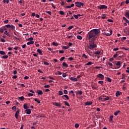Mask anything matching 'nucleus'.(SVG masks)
<instances>
[{"label": "nucleus", "mask_w": 129, "mask_h": 129, "mask_svg": "<svg viewBox=\"0 0 129 129\" xmlns=\"http://www.w3.org/2000/svg\"><path fill=\"white\" fill-rule=\"evenodd\" d=\"M95 37H96V35L94 33V32L92 30L89 32V37H88L89 40H90L91 38H95Z\"/></svg>", "instance_id": "nucleus-1"}, {"label": "nucleus", "mask_w": 129, "mask_h": 129, "mask_svg": "<svg viewBox=\"0 0 129 129\" xmlns=\"http://www.w3.org/2000/svg\"><path fill=\"white\" fill-rule=\"evenodd\" d=\"M97 47V45L94 43L90 44L88 46V49H90V50H93L94 48H96Z\"/></svg>", "instance_id": "nucleus-2"}, {"label": "nucleus", "mask_w": 129, "mask_h": 129, "mask_svg": "<svg viewBox=\"0 0 129 129\" xmlns=\"http://www.w3.org/2000/svg\"><path fill=\"white\" fill-rule=\"evenodd\" d=\"M92 30H93V32L95 33V35L96 36H97L98 34L100 33V30H99V29H94Z\"/></svg>", "instance_id": "nucleus-3"}, {"label": "nucleus", "mask_w": 129, "mask_h": 129, "mask_svg": "<svg viewBox=\"0 0 129 129\" xmlns=\"http://www.w3.org/2000/svg\"><path fill=\"white\" fill-rule=\"evenodd\" d=\"M76 7L78 8H81V7H83V3L82 2H76L75 3Z\"/></svg>", "instance_id": "nucleus-4"}, {"label": "nucleus", "mask_w": 129, "mask_h": 129, "mask_svg": "<svg viewBox=\"0 0 129 129\" xmlns=\"http://www.w3.org/2000/svg\"><path fill=\"white\" fill-rule=\"evenodd\" d=\"M97 77L101 79V80H103L104 79V76L102 74H99L97 75Z\"/></svg>", "instance_id": "nucleus-5"}, {"label": "nucleus", "mask_w": 129, "mask_h": 129, "mask_svg": "<svg viewBox=\"0 0 129 129\" xmlns=\"http://www.w3.org/2000/svg\"><path fill=\"white\" fill-rule=\"evenodd\" d=\"M106 9H107V6L105 5H101L99 7L100 10H105Z\"/></svg>", "instance_id": "nucleus-6"}, {"label": "nucleus", "mask_w": 129, "mask_h": 129, "mask_svg": "<svg viewBox=\"0 0 129 129\" xmlns=\"http://www.w3.org/2000/svg\"><path fill=\"white\" fill-rule=\"evenodd\" d=\"M20 114V110H18L15 115V117L18 119L19 118V114Z\"/></svg>", "instance_id": "nucleus-7"}, {"label": "nucleus", "mask_w": 129, "mask_h": 129, "mask_svg": "<svg viewBox=\"0 0 129 129\" xmlns=\"http://www.w3.org/2000/svg\"><path fill=\"white\" fill-rule=\"evenodd\" d=\"M25 112L27 114H31L32 111H31V109H27L25 111Z\"/></svg>", "instance_id": "nucleus-8"}, {"label": "nucleus", "mask_w": 129, "mask_h": 129, "mask_svg": "<svg viewBox=\"0 0 129 129\" xmlns=\"http://www.w3.org/2000/svg\"><path fill=\"white\" fill-rule=\"evenodd\" d=\"M53 105L55 106H58V107H61V103L58 102H54Z\"/></svg>", "instance_id": "nucleus-9"}, {"label": "nucleus", "mask_w": 129, "mask_h": 129, "mask_svg": "<svg viewBox=\"0 0 129 129\" xmlns=\"http://www.w3.org/2000/svg\"><path fill=\"white\" fill-rule=\"evenodd\" d=\"M105 36H111L112 35V30H110V33H105Z\"/></svg>", "instance_id": "nucleus-10"}, {"label": "nucleus", "mask_w": 129, "mask_h": 129, "mask_svg": "<svg viewBox=\"0 0 129 129\" xmlns=\"http://www.w3.org/2000/svg\"><path fill=\"white\" fill-rule=\"evenodd\" d=\"M70 80H72V81H78V80L77 79V78H74V77H71L70 78Z\"/></svg>", "instance_id": "nucleus-11"}, {"label": "nucleus", "mask_w": 129, "mask_h": 129, "mask_svg": "<svg viewBox=\"0 0 129 129\" xmlns=\"http://www.w3.org/2000/svg\"><path fill=\"white\" fill-rule=\"evenodd\" d=\"M120 94H121V92L118 91L116 92L115 96L116 97H118Z\"/></svg>", "instance_id": "nucleus-12"}, {"label": "nucleus", "mask_w": 129, "mask_h": 129, "mask_svg": "<svg viewBox=\"0 0 129 129\" xmlns=\"http://www.w3.org/2000/svg\"><path fill=\"white\" fill-rule=\"evenodd\" d=\"M2 3L5 4V5H8V4H9V3H10V0H3Z\"/></svg>", "instance_id": "nucleus-13"}, {"label": "nucleus", "mask_w": 129, "mask_h": 129, "mask_svg": "<svg viewBox=\"0 0 129 129\" xmlns=\"http://www.w3.org/2000/svg\"><path fill=\"white\" fill-rule=\"evenodd\" d=\"M37 93L38 95H42L43 94V91H42V90H38L37 91Z\"/></svg>", "instance_id": "nucleus-14"}, {"label": "nucleus", "mask_w": 129, "mask_h": 129, "mask_svg": "<svg viewBox=\"0 0 129 129\" xmlns=\"http://www.w3.org/2000/svg\"><path fill=\"white\" fill-rule=\"evenodd\" d=\"M18 98L21 101H24L25 100V97H24V96L19 97Z\"/></svg>", "instance_id": "nucleus-15"}, {"label": "nucleus", "mask_w": 129, "mask_h": 129, "mask_svg": "<svg viewBox=\"0 0 129 129\" xmlns=\"http://www.w3.org/2000/svg\"><path fill=\"white\" fill-rule=\"evenodd\" d=\"M85 104V105H91L92 104V101L86 102Z\"/></svg>", "instance_id": "nucleus-16"}, {"label": "nucleus", "mask_w": 129, "mask_h": 129, "mask_svg": "<svg viewBox=\"0 0 129 129\" xmlns=\"http://www.w3.org/2000/svg\"><path fill=\"white\" fill-rule=\"evenodd\" d=\"M62 66L66 68H68V64L65 62H62Z\"/></svg>", "instance_id": "nucleus-17"}, {"label": "nucleus", "mask_w": 129, "mask_h": 129, "mask_svg": "<svg viewBox=\"0 0 129 129\" xmlns=\"http://www.w3.org/2000/svg\"><path fill=\"white\" fill-rule=\"evenodd\" d=\"M101 52V51L100 50H97V51L95 52L94 54L95 55H99V54H100Z\"/></svg>", "instance_id": "nucleus-18"}, {"label": "nucleus", "mask_w": 129, "mask_h": 129, "mask_svg": "<svg viewBox=\"0 0 129 129\" xmlns=\"http://www.w3.org/2000/svg\"><path fill=\"white\" fill-rule=\"evenodd\" d=\"M113 120V115H111L110 116V119H109V121L110 122H112V121Z\"/></svg>", "instance_id": "nucleus-19"}, {"label": "nucleus", "mask_w": 129, "mask_h": 129, "mask_svg": "<svg viewBox=\"0 0 129 129\" xmlns=\"http://www.w3.org/2000/svg\"><path fill=\"white\" fill-rule=\"evenodd\" d=\"M34 42L33 41H29L27 43V45H32L34 44Z\"/></svg>", "instance_id": "nucleus-20"}, {"label": "nucleus", "mask_w": 129, "mask_h": 129, "mask_svg": "<svg viewBox=\"0 0 129 129\" xmlns=\"http://www.w3.org/2000/svg\"><path fill=\"white\" fill-rule=\"evenodd\" d=\"M116 66H119L118 69L120 68V61H117L116 63Z\"/></svg>", "instance_id": "nucleus-21"}, {"label": "nucleus", "mask_w": 129, "mask_h": 129, "mask_svg": "<svg viewBox=\"0 0 129 129\" xmlns=\"http://www.w3.org/2000/svg\"><path fill=\"white\" fill-rule=\"evenodd\" d=\"M23 107H24V109H26V110L29 109L28 106L27 105V104H24Z\"/></svg>", "instance_id": "nucleus-22"}, {"label": "nucleus", "mask_w": 129, "mask_h": 129, "mask_svg": "<svg viewBox=\"0 0 129 129\" xmlns=\"http://www.w3.org/2000/svg\"><path fill=\"white\" fill-rule=\"evenodd\" d=\"M92 64H93V63H92V62L89 61L88 63H86V66H89L90 65H92Z\"/></svg>", "instance_id": "nucleus-23"}, {"label": "nucleus", "mask_w": 129, "mask_h": 129, "mask_svg": "<svg viewBox=\"0 0 129 129\" xmlns=\"http://www.w3.org/2000/svg\"><path fill=\"white\" fill-rule=\"evenodd\" d=\"M65 97L67 99H69V96L67 95H64L62 96V98H64Z\"/></svg>", "instance_id": "nucleus-24"}, {"label": "nucleus", "mask_w": 129, "mask_h": 129, "mask_svg": "<svg viewBox=\"0 0 129 129\" xmlns=\"http://www.w3.org/2000/svg\"><path fill=\"white\" fill-rule=\"evenodd\" d=\"M2 59H8L9 58V55H4L1 57Z\"/></svg>", "instance_id": "nucleus-25"}, {"label": "nucleus", "mask_w": 129, "mask_h": 129, "mask_svg": "<svg viewBox=\"0 0 129 129\" xmlns=\"http://www.w3.org/2000/svg\"><path fill=\"white\" fill-rule=\"evenodd\" d=\"M82 57L85 58V59H87L88 58V56L85 54V53H84L82 55Z\"/></svg>", "instance_id": "nucleus-26"}, {"label": "nucleus", "mask_w": 129, "mask_h": 129, "mask_svg": "<svg viewBox=\"0 0 129 129\" xmlns=\"http://www.w3.org/2000/svg\"><path fill=\"white\" fill-rule=\"evenodd\" d=\"M4 34L7 35V36H8V37H11V35L8 33V31L7 30L4 32Z\"/></svg>", "instance_id": "nucleus-27"}, {"label": "nucleus", "mask_w": 129, "mask_h": 129, "mask_svg": "<svg viewBox=\"0 0 129 129\" xmlns=\"http://www.w3.org/2000/svg\"><path fill=\"white\" fill-rule=\"evenodd\" d=\"M119 112H120V111L119 110L116 111L114 113V115L116 116L117 115V114H118V113H119Z\"/></svg>", "instance_id": "nucleus-28"}, {"label": "nucleus", "mask_w": 129, "mask_h": 129, "mask_svg": "<svg viewBox=\"0 0 129 129\" xmlns=\"http://www.w3.org/2000/svg\"><path fill=\"white\" fill-rule=\"evenodd\" d=\"M107 100H109V97H108V96H106V98L104 99V101H106Z\"/></svg>", "instance_id": "nucleus-29"}, {"label": "nucleus", "mask_w": 129, "mask_h": 129, "mask_svg": "<svg viewBox=\"0 0 129 129\" xmlns=\"http://www.w3.org/2000/svg\"><path fill=\"white\" fill-rule=\"evenodd\" d=\"M0 54L1 55H6V52L4 51L1 50Z\"/></svg>", "instance_id": "nucleus-30"}, {"label": "nucleus", "mask_w": 129, "mask_h": 129, "mask_svg": "<svg viewBox=\"0 0 129 129\" xmlns=\"http://www.w3.org/2000/svg\"><path fill=\"white\" fill-rule=\"evenodd\" d=\"M77 38L78 39V40H82V36L80 35H77Z\"/></svg>", "instance_id": "nucleus-31"}, {"label": "nucleus", "mask_w": 129, "mask_h": 129, "mask_svg": "<svg viewBox=\"0 0 129 129\" xmlns=\"http://www.w3.org/2000/svg\"><path fill=\"white\" fill-rule=\"evenodd\" d=\"M14 34L15 36H14V38H15V39H17V40H19V38H18V35H17V33H16V32H14Z\"/></svg>", "instance_id": "nucleus-32"}, {"label": "nucleus", "mask_w": 129, "mask_h": 129, "mask_svg": "<svg viewBox=\"0 0 129 129\" xmlns=\"http://www.w3.org/2000/svg\"><path fill=\"white\" fill-rule=\"evenodd\" d=\"M52 44L53 46H58V45H59V44H58V43L55 42H53L52 43Z\"/></svg>", "instance_id": "nucleus-33"}, {"label": "nucleus", "mask_w": 129, "mask_h": 129, "mask_svg": "<svg viewBox=\"0 0 129 129\" xmlns=\"http://www.w3.org/2000/svg\"><path fill=\"white\" fill-rule=\"evenodd\" d=\"M34 100H35L36 102H37V103H38V104L41 103V101H40L39 100H38V99H34Z\"/></svg>", "instance_id": "nucleus-34"}, {"label": "nucleus", "mask_w": 129, "mask_h": 129, "mask_svg": "<svg viewBox=\"0 0 129 129\" xmlns=\"http://www.w3.org/2000/svg\"><path fill=\"white\" fill-rule=\"evenodd\" d=\"M37 52H38V53H39V54H42V50H41V49H37Z\"/></svg>", "instance_id": "nucleus-35"}, {"label": "nucleus", "mask_w": 129, "mask_h": 129, "mask_svg": "<svg viewBox=\"0 0 129 129\" xmlns=\"http://www.w3.org/2000/svg\"><path fill=\"white\" fill-rule=\"evenodd\" d=\"M64 103L66 105H67V106H70V105H69V103H68V102L64 101Z\"/></svg>", "instance_id": "nucleus-36"}, {"label": "nucleus", "mask_w": 129, "mask_h": 129, "mask_svg": "<svg viewBox=\"0 0 129 129\" xmlns=\"http://www.w3.org/2000/svg\"><path fill=\"white\" fill-rule=\"evenodd\" d=\"M126 18H127V19H129V13L128 12H126L125 15Z\"/></svg>", "instance_id": "nucleus-37"}, {"label": "nucleus", "mask_w": 129, "mask_h": 129, "mask_svg": "<svg viewBox=\"0 0 129 129\" xmlns=\"http://www.w3.org/2000/svg\"><path fill=\"white\" fill-rule=\"evenodd\" d=\"M60 15H61L62 16H63V15H65V13L63 11H59Z\"/></svg>", "instance_id": "nucleus-38"}, {"label": "nucleus", "mask_w": 129, "mask_h": 129, "mask_svg": "<svg viewBox=\"0 0 129 129\" xmlns=\"http://www.w3.org/2000/svg\"><path fill=\"white\" fill-rule=\"evenodd\" d=\"M58 94H59V95H60V96L63 95V91H58Z\"/></svg>", "instance_id": "nucleus-39"}, {"label": "nucleus", "mask_w": 129, "mask_h": 129, "mask_svg": "<svg viewBox=\"0 0 129 129\" xmlns=\"http://www.w3.org/2000/svg\"><path fill=\"white\" fill-rule=\"evenodd\" d=\"M70 47L68 46H64L63 47V49H64V50H66V49H69Z\"/></svg>", "instance_id": "nucleus-40"}, {"label": "nucleus", "mask_w": 129, "mask_h": 129, "mask_svg": "<svg viewBox=\"0 0 129 129\" xmlns=\"http://www.w3.org/2000/svg\"><path fill=\"white\" fill-rule=\"evenodd\" d=\"M74 28V26H69V27H68V29L69 30H72V29H73Z\"/></svg>", "instance_id": "nucleus-41"}, {"label": "nucleus", "mask_w": 129, "mask_h": 129, "mask_svg": "<svg viewBox=\"0 0 129 129\" xmlns=\"http://www.w3.org/2000/svg\"><path fill=\"white\" fill-rule=\"evenodd\" d=\"M28 41H33V40H34V38H33V37L29 38L28 39Z\"/></svg>", "instance_id": "nucleus-42"}, {"label": "nucleus", "mask_w": 129, "mask_h": 129, "mask_svg": "<svg viewBox=\"0 0 129 129\" xmlns=\"http://www.w3.org/2000/svg\"><path fill=\"white\" fill-rule=\"evenodd\" d=\"M43 63H44V65H46V66H49V63L46 61H44Z\"/></svg>", "instance_id": "nucleus-43"}, {"label": "nucleus", "mask_w": 129, "mask_h": 129, "mask_svg": "<svg viewBox=\"0 0 129 129\" xmlns=\"http://www.w3.org/2000/svg\"><path fill=\"white\" fill-rule=\"evenodd\" d=\"M75 127H76V128H78V127H79V124H78V123H76V124H75Z\"/></svg>", "instance_id": "nucleus-44"}, {"label": "nucleus", "mask_w": 129, "mask_h": 129, "mask_svg": "<svg viewBox=\"0 0 129 129\" xmlns=\"http://www.w3.org/2000/svg\"><path fill=\"white\" fill-rule=\"evenodd\" d=\"M10 28H11L12 30H15L16 27H15V26L12 25H11V27Z\"/></svg>", "instance_id": "nucleus-45"}, {"label": "nucleus", "mask_w": 129, "mask_h": 129, "mask_svg": "<svg viewBox=\"0 0 129 129\" xmlns=\"http://www.w3.org/2000/svg\"><path fill=\"white\" fill-rule=\"evenodd\" d=\"M68 60H69L70 61H73V60H74V58L72 57H71L68 58Z\"/></svg>", "instance_id": "nucleus-46"}, {"label": "nucleus", "mask_w": 129, "mask_h": 129, "mask_svg": "<svg viewBox=\"0 0 129 129\" xmlns=\"http://www.w3.org/2000/svg\"><path fill=\"white\" fill-rule=\"evenodd\" d=\"M119 48L118 47L114 48L113 51H118Z\"/></svg>", "instance_id": "nucleus-47"}, {"label": "nucleus", "mask_w": 129, "mask_h": 129, "mask_svg": "<svg viewBox=\"0 0 129 129\" xmlns=\"http://www.w3.org/2000/svg\"><path fill=\"white\" fill-rule=\"evenodd\" d=\"M65 59V57L63 56V57H61L60 58V61H63V60H64Z\"/></svg>", "instance_id": "nucleus-48"}, {"label": "nucleus", "mask_w": 129, "mask_h": 129, "mask_svg": "<svg viewBox=\"0 0 129 129\" xmlns=\"http://www.w3.org/2000/svg\"><path fill=\"white\" fill-rule=\"evenodd\" d=\"M63 93H64V94H68V91H67V90H64L63 91Z\"/></svg>", "instance_id": "nucleus-49"}, {"label": "nucleus", "mask_w": 129, "mask_h": 129, "mask_svg": "<svg viewBox=\"0 0 129 129\" xmlns=\"http://www.w3.org/2000/svg\"><path fill=\"white\" fill-rule=\"evenodd\" d=\"M108 65L110 67H112L113 64H112V63L111 62H108Z\"/></svg>", "instance_id": "nucleus-50"}, {"label": "nucleus", "mask_w": 129, "mask_h": 129, "mask_svg": "<svg viewBox=\"0 0 129 129\" xmlns=\"http://www.w3.org/2000/svg\"><path fill=\"white\" fill-rule=\"evenodd\" d=\"M45 88H50V86L49 85H44Z\"/></svg>", "instance_id": "nucleus-51"}, {"label": "nucleus", "mask_w": 129, "mask_h": 129, "mask_svg": "<svg viewBox=\"0 0 129 129\" xmlns=\"http://www.w3.org/2000/svg\"><path fill=\"white\" fill-rule=\"evenodd\" d=\"M1 42H2L3 43H5V42H6V40H5V39H4V38H1Z\"/></svg>", "instance_id": "nucleus-52"}, {"label": "nucleus", "mask_w": 129, "mask_h": 129, "mask_svg": "<svg viewBox=\"0 0 129 129\" xmlns=\"http://www.w3.org/2000/svg\"><path fill=\"white\" fill-rule=\"evenodd\" d=\"M41 117H42V115H40V116H37L36 117V119H39V118H41Z\"/></svg>", "instance_id": "nucleus-53"}, {"label": "nucleus", "mask_w": 129, "mask_h": 129, "mask_svg": "<svg viewBox=\"0 0 129 129\" xmlns=\"http://www.w3.org/2000/svg\"><path fill=\"white\" fill-rule=\"evenodd\" d=\"M65 52V51L62 50H59V53H60V54H63V53H64Z\"/></svg>", "instance_id": "nucleus-54"}, {"label": "nucleus", "mask_w": 129, "mask_h": 129, "mask_svg": "<svg viewBox=\"0 0 129 129\" xmlns=\"http://www.w3.org/2000/svg\"><path fill=\"white\" fill-rule=\"evenodd\" d=\"M107 81L108 82H111V79H110V78H107Z\"/></svg>", "instance_id": "nucleus-55"}, {"label": "nucleus", "mask_w": 129, "mask_h": 129, "mask_svg": "<svg viewBox=\"0 0 129 129\" xmlns=\"http://www.w3.org/2000/svg\"><path fill=\"white\" fill-rule=\"evenodd\" d=\"M46 13L51 16L52 15V13L50 11H47Z\"/></svg>", "instance_id": "nucleus-56"}, {"label": "nucleus", "mask_w": 129, "mask_h": 129, "mask_svg": "<svg viewBox=\"0 0 129 129\" xmlns=\"http://www.w3.org/2000/svg\"><path fill=\"white\" fill-rule=\"evenodd\" d=\"M78 94H80V95H81V94H82V91H78Z\"/></svg>", "instance_id": "nucleus-57"}, {"label": "nucleus", "mask_w": 129, "mask_h": 129, "mask_svg": "<svg viewBox=\"0 0 129 129\" xmlns=\"http://www.w3.org/2000/svg\"><path fill=\"white\" fill-rule=\"evenodd\" d=\"M34 94L33 93H28V96H33Z\"/></svg>", "instance_id": "nucleus-58"}, {"label": "nucleus", "mask_w": 129, "mask_h": 129, "mask_svg": "<svg viewBox=\"0 0 129 129\" xmlns=\"http://www.w3.org/2000/svg\"><path fill=\"white\" fill-rule=\"evenodd\" d=\"M67 76V75H66V74L63 73L62 74V77H63L64 78H65V77H66Z\"/></svg>", "instance_id": "nucleus-59"}, {"label": "nucleus", "mask_w": 129, "mask_h": 129, "mask_svg": "<svg viewBox=\"0 0 129 129\" xmlns=\"http://www.w3.org/2000/svg\"><path fill=\"white\" fill-rule=\"evenodd\" d=\"M19 4H23V0H18Z\"/></svg>", "instance_id": "nucleus-60"}, {"label": "nucleus", "mask_w": 129, "mask_h": 129, "mask_svg": "<svg viewBox=\"0 0 129 129\" xmlns=\"http://www.w3.org/2000/svg\"><path fill=\"white\" fill-rule=\"evenodd\" d=\"M74 17H75L76 19H78V16L76 15H74L73 16Z\"/></svg>", "instance_id": "nucleus-61"}, {"label": "nucleus", "mask_w": 129, "mask_h": 129, "mask_svg": "<svg viewBox=\"0 0 129 129\" xmlns=\"http://www.w3.org/2000/svg\"><path fill=\"white\" fill-rule=\"evenodd\" d=\"M98 83H99L100 84H103V81H99L98 82Z\"/></svg>", "instance_id": "nucleus-62"}, {"label": "nucleus", "mask_w": 129, "mask_h": 129, "mask_svg": "<svg viewBox=\"0 0 129 129\" xmlns=\"http://www.w3.org/2000/svg\"><path fill=\"white\" fill-rule=\"evenodd\" d=\"M125 3L126 5H128V4H129V0H126Z\"/></svg>", "instance_id": "nucleus-63"}, {"label": "nucleus", "mask_w": 129, "mask_h": 129, "mask_svg": "<svg viewBox=\"0 0 129 129\" xmlns=\"http://www.w3.org/2000/svg\"><path fill=\"white\" fill-rule=\"evenodd\" d=\"M17 73L18 72H17V71H14L13 72L14 75H16V74H17Z\"/></svg>", "instance_id": "nucleus-64"}]
</instances>
